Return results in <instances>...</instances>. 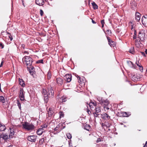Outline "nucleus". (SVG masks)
Segmentation results:
<instances>
[{"instance_id": "nucleus-1", "label": "nucleus", "mask_w": 147, "mask_h": 147, "mask_svg": "<svg viewBox=\"0 0 147 147\" xmlns=\"http://www.w3.org/2000/svg\"><path fill=\"white\" fill-rule=\"evenodd\" d=\"M100 104L104 107L105 110H108L109 109V102L107 99H103L102 98H99L98 99Z\"/></svg>"}, {"instance_id": "nucleus-2", "label": "nucleus", "mask_w": 147, "mask_h": 147, "mask_svg": "<svg viewBox=\"0 0 147 147\" xmlns=\"http://www.w3.org/2000/svg\"><path fill=\"white\" fill-rule=\"evenodd\" d=\"M22 61L25 64L27 67L28 69L30 66L32 62V58L29 56H25L22 59Z\"/></svg>"}, {"instance_id": "nucleus-3", "label": "nucleus", "mask_w": 147, "mask_h": 147, "mask_svg": "<svg viewBox=\"0 0 147 147\" xmlns=\"http://www.w3.org/2000/svg\"><path fill=\"white\" fill-rule=\"evenodd\" d=\"M23 128L27 131L32 130L35 128L34 126L32 124L27 122L22 124Z\"/></svg>"}, {"instance_id": "nucleus-4", "label": "nucleus", "mask_w": 147, "mask_h": 147, "mask_svg": "<svg viewBox=\"0 0 147 147\" xmlns=\"http://www.w3.org/2000/svg\"><path fill=\"white\" fill-rule=\"evenodd\" d=\"M94 111H95L93 112V114L94 115L95 117H98V115H100L99 113L101 111L100 107L97 105L95 108Z\"/></svg>"}, {"instance_id": "nucleus-5", "label": "nucleus", "mask_w": 147, "mask_h": 147, "mask_svg": "<svg viewBox=\"0 0 147 147\" xmlns=\"http://www.w3.org/2000/svg\"><path fill=\"white\" fill-rule=\"evenodd\" d=\"M54 90L52 87H50L48 89L47 95L49 98H53L54 96Z\"/></svg>"}, {"instance_id": "nucleus-6", "label": "nucleus", "mask_w": 147, "mask_h": 147, "mask_svg": "<svg viewBox=\"0 0 147 147\" xmlns=\"http://www.w3.org/2000/svg\"><path fill=\"white\" fill-rule=\"evenodd\" d=\"M142 24L145 27H147V15L143 16L142 18Z\"/></svg>"}, {"instance_id": "nucleus-7", "label": "nucleus", "mask_w": 147, "mask_h": 147, "mask_svg": "<svg viewBox=\"0 0 147 147\" xmlns=\"http://www.w3.org/2000/svg\"><path fill=\"white\" fill-rule=\"evenodd\" d=\"M138 38L140 40L144 41L146 39V37L144 33H142V31H140L138 33Z\"/></svg>"}, {"instance_id": "nucleus-8", "label": "nucleus", "mask_w": 147, "mask_h": 147, "mask_svg": "<svg viewBox=\"0 0 147 147\" xmlns=\"http://www.w3.org/2000/svg\"><path fill=\"white\" fill-rule=\"evenodd\" d=\"M24 92V91L23 89L21 88L20 91L19 97L20 100L22 101H24L25 100Z\"/></svg>"}, {"instance_id": "nucleus-9", "label": "nucleus", "mask_w": 147, "mask_h": 147, "mask_svg": "<svg viewBox=\"0 0 147 147\" xmlns=\"http://www.w3.org/2000/svg\"><path fill=\"white\" fill-rule=\"evenodd\" d=\"M36 137L37 136H30L28 137L27 139L30 142H35L36 141Z\"/></svg>"}, {"instance_id": "nucleus-10", "label": "nucleus", "mask_w": 147, "mask_h": 147, "mask_svg": "<svg viewBox=\"0 0 147 147\" xmlns=\"http://www.w3.org/2000/svg\"><path fill=\"white\" fill-rule=\"evenodd\" d=\"M89 106L92 111L97 106L96 103L95 102H90L89 104Z\"/></svg>"}, {"instance_id": "nucleus-11", "label": "nucleus", "mask_w": 147, "mask_h": 147, "mask_svg": "<svg viewBox=\"0 0 147 147\" xmlns=\"http://www.w3.org/2000/svg\"><path fill=\"white\" fill-rule=\"evenodd\" d=\"M140 78V76L137 74L132 75L131 77L132 80L134 82L138 81Z\"/></svg>"}, {"instance_id": "nucleus-12", "label": "nucleus", "mask_w": 147, "mask_h": 147, "mask_svg": "<svg viewBox=\"0 0 147 147\" xmlns=\"http://www.w3.org/2000/svg\"><path fill=\"white\" fill-rule=\"evenodd\" d=\"M35 3L36 4L39 6H42L45 3L44 0H36Z\"/></svg>"}, {"instance_id": "nucleus-13", "label": "nucleus", "mask_w": 147, "mask_h": 147, "mask_svg": "<svg viewBox=\"0 0 147 147\" xmlns=\"http://www.w3.org/2000/svg\"><path fill=\"white\" fill-rule=\"evenodd\" d=\"M102 117L106 120L110 119V117L106 113H104L101 115Z\"/></svg>"}, {"instance_id": "nucleus-14", "label": "nucleus", "mask_w": 147, "mask_h": 147, "mask_svg": "<svg viewBox=\"0 0 147 147\" xmlns=\"http://www.w3.org/2000/svg\"><path fill=\"white\" fill-rule=\"evenodd\" d=\"M54 113L53 109L50 108H49L48 111V116L49 117L53 115Z\"/></svg>"}, {"instance_id": "nucleus-15", "label": "nucleus", "mask_w": 147, "mask_h": 147, "mask_svg": "<svg viewBox=\"0 0 147 147\" xmlns=\"http://www.w3.org/2000/svg\"><path fill=\"white\" fill-rule=\"evenodd\" d=\"M56 81L59 85H62L63 83V80L60 78H57Z\"/></svg>"}, {"instance_id": "nucleus-16", "label": "nucleus", "mask_w": 147, "mask_h": 147, "mask_svg": "<svg viewBox=\"0 0 147 147\" xmlns=\"http://www.w3.org/2000/svg\"><path fill=\"white\" fill-rule=\"evenodd\" d=\"M65 80L67 82H70L71 80V76L69 74H67L65 76Z\"/></svg>"}, {"instance_id": "nucleus-17", "label": "nucleus", "mask_w": 147, "mask_h": 147, "mask_svg": "<svg viewBox=\"0 0 147 147\" xmlns=\"http://www.w3.org/2000/svg\"><path fill=\"white\" fill-rule=\"evenodd\" d=\"M141 14L138 12H136L135 14V19L138 22L140 19Z\"/></svg>"}, {"instance_id": "nucleus-18", "label": "nucleus", "mask_w": 147, "mask_h": 147, "mask_svg": "<svg viewBox=\"0 0 147 147\" xmlns=\"http://www.w3.org/2000/svg\"><path fill=\"white\" fill-rule=\"evenodd\" d=\"M131 7L133 9H135L136 8V7L137 6L136 3L134 1H132L131 3Z\"/></svg>"}, {"instance_id": "nucleus-19", "label": "nucleus", "mask_w": 147, "mask_h": 147, "mask_svg": "<svg viewBox=\"0 0 147 147\" xmlns=\"http://www.w3.org/2000/svg\"><path fill=\"white\" fill-rule=\"evenodd\" d=\"M10 134L9 135V137L10 138H12L13 136L14 135V129L13 128H10Z\"/></svg>"}, {"instance_id": "nucleus-20", "label": "nucleus", "mask_w": 147, "mask_h": 147, "mask_svg": "<svg viewBox=\"0 0 147 147\" xmlns=\"http://www.w3.org/2000/svg\"><path fill=\"white\" fill-rule=\"evenodd\" d=\"M45 131V130H44L42 128H39V129L37 131L36 133L37 134L39 135H41L42 133Z\"/></svg>"}, {"instance_id": "nucleus-21", "label": "nucleus", "mask_w": 147, "mask_h": 147, "mask_svg": "<svg viewBox=\"0 0 147 147\" xmlns=\"http://www.w3.org/2000/svg\"><path fill=\"white\" fill-rule=\"evenodd\" d=\"M127 63L129 66L132 68H135V65L132 62L130 61H127Z\"/></svg>"}, {"instance_id": "nucleus-22", "label": "nucleus", "mask_w": 147, "mask_h": 147, "mask_svg": "<svg viewBox=\"0 0 147 147\" xmlns=\"http://www.w3.org/2000/svg\"><path fill=\"white\" fill-rule=\"evenodd\" d=\"M0 138H1L5 140H7L8 138H9V137L6 134H1L0 136Z\"/></svg>"}, {"instance_id": "nucleus-23", "label": "nucleus", "mask_w": 147, "mask_h": 147, "mask_svg": "<svg viewBox=\"0 0 147 147\" xmlns=\"http://www.w3.org/2000/svg\"><path fill=\"white\" fill-rule=\"evenodd\" d=\"M6 129L5 125L0 123V131H4Z\"/></svg>"}, {"instance_id": "nucleus-24", "label": "nucleus", "mask_w": 147, "mask_h": 147, "mask_svg": "<svg viewBox=\"0 0 147 147\" xmlns=\"http://www.w3.org/2000/svg\"><path fill=\"white\" fill-rule=\"evenodd\" d=\"M19 81L20 84L22 86L24 87L25 86V84L22 79L19 78Z\"/></svg>"}, {"instance_id": "nucleus-25", "label": "nucleus", "mask_w": 147, "mask_h": 147, "mask_svg": "<svg viewBox=\"0 0 147 147\" xmlns=\"http://www.w3.org/2000/svg\"><path fill=\"white\" fill-rule=\"evenodd\" d=\"M93 7L94 9H97L98 8V6L97 4L94 2H93L92 3Z\"/></svg>"}, {"instance_id": "nucleus-26", "label": "nucleus", "mask_w": 147, "mask_h": 147, "mask_svg": "<svg viewBox=\"0 0 147 147\" xmlns=\"http://www.w3.org/2000/svg\"><path fill=\"white\" fill-rule=\"evenodd\" d=\"M48 126V124L47 123H45V124H43L41 126V128L43 129L44 130H45V131L46 130V128Z\"/></svg>"}, {"instance_id": "nucleus-27", "label": "nucleus", "mask_w": 147, "mask_h": 147, "mask_svg": "<svg viewBox=\"0 0 147 147\" xmlns=\"http://www.w3.org/2000/svg\"><path fill=\"white\" fill-rule=\"evenodd\" d=\"M129 52L131 53L134 54V47H131L129 50Z\"/></svg>"}, {"instance_id": "nucleus-28", "label": "nucleus", "mask_w": 147, "mask_h": 147, "mask_svg": "<svg viewBox=\"0 0 147 147\" xmlns=\"http://www.w3.org/2000/svg\"><path fill=\"white\" fill-rule=\"evenodd\" d=\"M48 90L46 89H43L42 91V93L44 95V96L47 95V94Z\"/></svg>"}, {"instance_id": "nucleus-29", "label": "nucleus", "mask_w": 147, "mask_h": 147, "mask_svg": "<svg viewBox=\"0 0 147 147\" xmlns=\"http://www.w3.org/2000/svg\"><path fill=\"white\" fill-rule=\"evenodd\" d=\"M47 78L48 79H50L51 77V74L50 71H49L47 73Z\"/></svg>"}, {"instance_id": "nucleus-30", "label": "nucleus", "mask_w": 147, "mask_h": 147, "mask_svg": "<svg viewBox=\"0 0 147 147\" xmlns=\"http://www.w3.org/2000/svg\"><path fill=\"white\" fill-rule=\"evenodd\" d=\"M6 33H7V34L8 35V36L9 38L10 39L11 41H12L13 39L12 35H11V34L9 32H7Z\"/></svg>"}, {"instance_id": "nucleus-31", "label": "nucleus", "mask_w": 147, "mask_h": 147, "mask_svg": "<svg viewBox=\"0 0 147 147\" xmlns=\"http://www.w3.org/2000/svg\"><path fill=\"white\" fill-rule=\"evenodd\" d=\"M49 97L47 95L44 96V100L45 102H48L49 100Z\"/></svg>"}, {"instance_id": "nucleus-32", "label": "nucleus", "mask_w": 147, "mask_h": 147, "mask_svg": "<svg viewBox=\"0 0 147 147\" xmlns=\"http://www.w3.org/2000/svg\"><path fill=\"white\" fill-rule=\"evenodd\" d=\"M109 45L111 47H114L115 46V43L113 41H111V42L109 44Z\"/></svg>"}, {"instance_id": "nucleus-33", "label": "nucleus", "mask_w": 147, "mask_h": 147, "mask_svg": "<svg viewBox=\"0 0 147 147\" xmlns=\"http://www.w3.org/2000/svg\"><path fill=\"white\" fill-rule=\"evenodd\" d=\"M121 113L122 114L123 117H128V116L127 113L126 112H123Z\"/></svg>"}, {"instance_id": "nucleus-34", "label": "nucleus", "mask_w": 147, "mask_h": 147, "mask_svg": "<svg viewBox=\"0 0 147 147\" xmlns=\"http://www.w3.org/2000/svg\"><path fill=\"white\" fill-rule=\"evenodd\" d=\"M44 140L45 139L44 138H42L40 140L39 143L40 145H42L43 144Z\"/></svg>"}, {"instance_id": "nucleus-35", "label": "nucleus", "mask_w": 147, "mask_h": 147, "mask_svg": "<svg viewBox=\"0 0 147 147\" xmlns=\"http://www.w3.org/2000/svg\"><path fill=\"white\" fill-rule=\"evenodd\" d=\"M17 105L19 109L21 110V105L20 103V102L19 100H17Z\"/></svg>"}, {"instance_id": "nucleus-36", "label": "nucleus", "mask_w": 147, "mask_h": 147, "mask_svg": "<svg viewBox=\"0 0 147 147\" xmlns=\"http://www.w3.org/2000/svg\"><path fill=\"white\" fill-rule=\"evenodd\" d=\"M66 136L67 138L69 139H71L72 138L71 135L69 133H67L66 134Z\"/></svg>"}, {"instance_id": "nucleus-37", "label": "nucleus", "mask_w": 147, "mask_h": 147, "mask_svg": "<svg viewBox=\"0 0 147 147\" xmlns=\"http://www.w3.org/2000/svg\"><path fill=\"white\" fill-rule=\"evenodd\" d=\"M60 99L61 100L62 102H64L67 100V98L65 97H61Z\"/></svg>"}, {"instance_id": "nucleus-38", "label": "nucleus", "mask_w": 147, "mask_h": 147, "mask_svg": "<svg viewBox=\"0 0 147 147\" xmlns=\"http://www.w3.org/2000/svg\"><path fill=\"white\" fill-rule=\"evenodd\" d=\"M0 100L3 103H4L5 102L4 98L3 96H0Z\"/></svg>"}, {"instance_id": "nucleus-39", "label": "nucleus", "mask_w": 147, "mask_h": 147, "mask_svg": "<svg viewBox=\"0 0 147 147\" xmlns=\"http://www.w3.org/2000/svg\"><path fill=\"white\" fill-rule=\"evenodd\" d=\"M136 64L139 67H140V69H143V67L142 65H141L140 64H139V61H138V62L136 61Z\"/></svg>"}, {"instance_id": "nucleus-40", "label": "nucleus", "mask_w": 147, "mask_h": 147, "mask_svg": "<svg viewBox=\"0 0 147 147\" xmlns=\"http://www.w3.org/2000/svg\"><path fill=\"white\" fill-rule=\"evenodd\" d=\"M59 126H56V127L54 128V131H57V133H59V132L60 131V130H59Z\"/></svg>"}, {"instance_id": "nucleus-41", "label": "nucleus", "mask_w": 147, "mask_h": 147, "mask_svg": "<svg viewBox=\"0 0 147 147\" xmlns=\"http://www.w3.org/2000/svg\"><path fill=\"white\" fill-rule=\"evenodd\" d=\"M43 60L42 59L38 60L36 62V63H43Z\"/></svg>"}, {"instance_id": "nucleus-42", "label": "nucleus", "mask_w": 147, "mask_h": 147, "mask_svg": "<svg viewBox=\"0 0 147 147\" xmlns=\"http://www.w3.org/2000/svg\"><path fill=\"white\" fill-rule=\"evenodd\" d=\"M106 127L107 128L109 127L111 125L109 123H106Z\"/></svg>"}, {"instance_id": "nucleus-43", "label": "nucleus", "mask_w": 147, "mask_h": 147, "mask_svg": "<svg viewBox=\"0 0 147 147\" xmlns=\"http://www.w3.org/2000/svg\"><path fill=\"white\" fill-rule=\"evenodd\" d=\"M64 114L62 112H59V117L61 118L62 117H63L64 116Z\"/></svg>"}, {"instance_id": "nucleus-44", "label": "nucleus", "mask_w": 147, "mask_h": 147, "mask_svg": "<svg viewBox=\"0 0 147 147\" xmlns=\"http://www.w3.org/2000/svg\"><path fill=\"white\" fill-rule=\"evenodd\" d=\"M86 111L89 115H91V112L88 109H87Z\"/></svg>"}, {"instance_id": "nucleus-45", "label": "nucleus", "mask_w": 147, "mask_h": 147, "mask_svg": "<svg viewBox=\"0 0 147 147\" xmlns=\"http://www.w3.org/2000/svg\"><path fill=\"white\" fill-rule=\"evenodd\" d=\"M86 128H85V129L87 130H88V129H89L90 127V126L88 125H86Z\"/></svg>"}, {"instance_id": "nucleus-46", "label": "nucleus", "mask_w": 147, "mask_h": 147, "mask_svg": "<svg viewBox=\"0 0 147 147\" xmlns=\"http://www.w3.org/2000/svg\"><path fill=\"white\" fill-rule=\"evenodd\" d=\"M43 13H43V11H42V10L40 9V15L41 16H42L43 14Z\"/></svg>"}, {"instance_id": "nucleus-47", "label": "nucleus", "mask_w": 147, "mask_h": 147, "mask_svg": "<svg viewBox=\"0 0 147 147\" xmlns=\"http://www.w3.org/2000/svg\"><path fill=\"white\" fill-rule=\"evenodd\" d=\"M4 45L1 42H0V47L1 49H3L4 48Z\"/></svg>"}, {"instance_id": "nucleus-48", "label": "nucleus", "mask_w": 147, "mask_h": 147, "mask_svg": "<svg viewBox=\"0 0 147 147\" xmlns=\"http://www.w3.org/2000/svg\"><path fill=\"white\" fill-rule=\"evenodd\" d=\"M34 67L33 66H30V67L29 68V69H31V70L33 71H34Z\"/></svg>"}, {"instance_id": "nucleus-49", "label": "nucleus", "mask_w": 147, "mask_h": 147, "mask_svg": "<svg viewBox=\"0 0 147 147\" xmlns=\"http://www.w3.org/2000/svg\"><path fill=\"white\" fill-rule=\"evenodd\" d=\"M107 39L108 41L109 44L110 43V42H111V41H112L110 39V38L108 37H107Z\"/></svg>"}, {"instance_id": "nucleus-50", "label": "nucleus", "mask_w": 147, "mask_h": 147, "mask_svg": "<svg viewBox=\"0 0 147 147\" xmlns=\"http://www.w3.org/2000/svg\"><path fill=\"white\" fill-rule=\"evenodd\" d=\"M106 123H102L101 126L102 128H104L105 127H106Z\"/></svg>"}, {"instance_id": "nucleus-51", "label": "nucleus", "mask_w": 147, "mask_h": 147, "mask_svg": "<svg viewBox=\"0 0 147 147\" xmlns=\"http://www.w3.org/2000/svg\"><path fill=\"white\" fill-rule=\"evenodd\" d=\"M77 77L78 78V79L79 80H80V82H82V80H81V78L80 77H79L78 75H77Z\"/></svg>"}, {"instance_id": "nucleus-52", "label": "nucleus", "mask_w": 147, "mask_h": 147, "mask_svg": "<svg viewBox=\"0 0 147 147\" xmlns=\"http://www.w3.org/2000/svg\"><path fill=\"white\" fill-rule=\"evenodd\" d=\"M29 72H30V73L32 75V74H33V71L31 70V69H29Z\"/></svg>"}, {"instance_id": "nucleus-53", "label": "nucleus", "mask_w": 147, "mask_h": 147, "mask_svg": "<svg viewBox=\"0 0 147 147\" xmlns=\"http://www.w3.org/2000/svg\"><path fill=\"white\" fill-rule=\"evenodd\" d=\"M21 47L24 49L25 48V45L24 44H22L21 45Z\"/></svg>"}, {"instance_id": "nucleus-54", "label": "nucleus", "mask_w": 147, "mask_h": 147, "mask_svg": "<svg viewBox=\"0 0 147 147\" xmlns=\"http://www.w3.org/2000/svg\"><path fill=\"white\" fill-rule=\"evenodd\" d=\"M101 141V139L100 138H98L97 140H96V142L97 143H98V142H100Z\"/></svg>"}, {"instance_id": "nucleus-55", "label": "nucleus", "mask_w": 147, "mask_h": 147, "mask_svg": "<svg viewBox=\"0 0 147 147\" xmlns=\"http://www.w3.org/2000/svg\"><path fill=\"white\" fill-rule=\"evenodd\" d=\"M101 23L102 24H105L104 20H102L101 21Z\"/></svg>"}, {"instance_id": "nucleus-56", "label": "nucleus", "mask_w": 147, "mask_h": 147, "mask_svg": "<svg viewBox=\"0 0 147 147\" xmlns=\"http://www.w3.org/2000/svg\"><path fill=\"white\" fill-rule=\"evenodd\" d=\"M142 54L144 56L146 57V55H145V53L144 52H141Z\"/></svg>"}, {"instance_id": "nucleus-57", "label": "nucleus", "mask_w": 147, "mask_h": 147, "mask_svg": "<svg viewBox=\"0 0 147 147\" xmlns=\"http://www.w3.org/2000/svg\"><path fill=\"white\" fill-rule=\"evenodd\" d=\"M147 147V141L146 142L145 144L144 145V146H143V147Z\"/></svg>"}, {"instance_id": "nucleus-58", "label": "nucleus", "mask_w": 147, "mask_h": 147, "mask_svg": "<svg viewBox=\"0 0 147 147\" xmlns=\"http://www.w3.org/2000/svg\"><path fill=\"white\" fill-rule=\"evenodd\" d=\"M23 53L24 54H28V52L27 51H24Z\"/></svg>"}, {"instance_id": "nucleus-59", "label": "nucleus", "mask_w": 147, "mask_h": 147, "mask_svg": "<svg viewBox=\"0 0 147 147\" xmlns=\"http://www.w3.org/2000/svg\"><path fill=\"white\" fill-rule=\"evenodd\" d=\"M3 61H2L0 65V67H1L2 66V65H3Z\"/></svg>"}, {"instance_id": "nucleus-60", "label": "nucleus", "mask_w": 147, "mask_h": 147, "mask_svg": "<svg viewBox=\"0 0 147 147\" xmlns=\"http://www.w3.org/2000/svg\"><path fill=\"white\" fill-rule=\"evenodd\" d=\"M92 22L93 24H96V23L95 22V21L93 20H92Z\"/></svg>"}, {"instance_id": "nucleus-61", "label": "nucleus", "mask_w": 147, "mask_h": 147, "mask_svg": "<svg viewBox=\"0 0 147 147\" xmlns=\"http://www.w3.org/2000/svg\"><path fill=\"white\" fill-rule=\"evenodd\" d=\"M145 53L147 55V49H146L145 51Z\"/></svg>"}, {"instance_id": "nucleus-62", "label": "nucleus", "mask_w": 147, "mask_h": 147, "mask_svg": "<svg viewBox=\"0 0 147 147\" xmlns=\"http://www.w3.org/2000/svg\"><path fill=\"white\" fill-rule=\"evenodd\" d=\"M22 3L23 5L24 6H24V1H23V0H22Z\"/></svg>"}, {"instance_id": "nucleus-63", "label": "nucleus", "mask_w": 147, "mask_h": 147, "mask_svg": "<svg viewBox=\"0 0 147 147\" xmlns=\"http://www.w3.org/2000/svg\"><path fill=\"white\" fill-rule=\"evenodd\" d=\"M66 83H64V85H63V87H64V88H65V85L66 84Z\"/></svg>"}, {"instance_id": "nucleus-64", "label": "nucleus", "mask_w": 147, "mask_h": 147, "mask_svg": "<svg viewBox=\"0 0 147 147\" xmlns=\"http://www.w3.org/2000/svg\"><path fill=\"white\" fill-rule=\"evenodd\" d=\"M102 28H103L104 26V24H102Z\"/></svg>"}]
</instances>
